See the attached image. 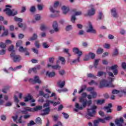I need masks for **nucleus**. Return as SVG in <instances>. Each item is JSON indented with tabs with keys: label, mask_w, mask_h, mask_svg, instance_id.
<instances>
[{
	"label": "nucleus",
	"mask_w": 126,
	"mask_h": 126,
	"mask_svg": "<svg viewBox=\"0 0 126 126\" xmlns=\"http://www.w3.org/2000/svg\"><path fill=\"white\" fill-rule=\"evenodd\" d=\"M115 80V78L109 77L107 80L103 79L100 82L101 87H115L113 84V81Z\"/></svg>",
	"instance_id": "nucleus-1"
},
{
	"label": "nucleus",
	"mask_w": 126,
	"mask_h": 126,
	"mask_svg": "<svg viewBox=\"0 0 126 126\" xmlns=\"http://www.w3.org/2000/svg\"><path fill=\"white\" fill-rule=\"evenodd\" d=\"M119 68V66L117 64H114L111 66H107L106 67V71L109 75V76H111V77H114V75H117L119 73V70L118 68ZM109 70H112L113 72L109 71Z\"/></svg>",
	"instance_id": "nucleus-2"
},
{
	"label": "nucleus",
	"mask_w": 126,
	"mask_h": 126,
	"mask_svg": "<svg viewBox=\"0 0 126 126\" xmlns=\"http://www.w3.org/2000/svg\"><path fill=\"white\" fill-rule=\"evenodd\" d=\"M96 109H97V106L95 105L92 106L91 108L87 109V115L89 117H94L96 115Z\"/></svg>",
	"instance_id": "nucleus-3"
},
{
	"label": "nucleus",
	"mask_w": 126,
	"mask_h": 126,
	"mask_svg": "<svg viewBox=\"0 0 126 126\" xmlns=\"http://www.w3.org/2000/svg\"><path fill=\"white\" fill-rule=\"evenodd\" d=\"M10 57L13 60L14 63H19L21 61V56L19 55H16L15 53H11Z\"/></svg>",
	"instance_id": "nucleus-4"
},
{
	"label": "nucleus",
	"mask_w": 126,
	"mask_h": 126,
	"mask_svg": "<svg viewBox=\"0 0 126 126\" xmlns=\"http://www.w3.org/2000/svg\"><path fill=\"white\" fill-rule=\"evenodd\" d=\"M79 102L82 103V106L83 108H85L87 105H88V106H90L92 104V100H90L89 101H87V100L84 99L83 97L79 98Z\"/></svg>",
	"instance_id": "nucleus-5"
},
{
	"label": "nucleus",
	"mask_w": 126,
	"mask_h": 126,
	"mask_svg": "<svg viewBox=\"0 0 126 126\" xmlns=\"http://www.w3.org/2000/svg\"><path fill=\"white\" fill-rule=\"evenodd\" d=\"M4 11L6 13V14L9 16H14V15H16V14H17V11H15L14 9L11 10L8 8L5 9Z\"/></svg>",
	"instance_id": "nucleus-6"
},
{
	"label": "nucleus",
	"mask_w": 126,
	"mask_h": 126,
	"mask_svg": "<svg viewBox=\"0 0 126 126\" xmlns=\"http://www.w3.org/2000/svg\"><path fill=\"white\" fill-rule=\"evenodd\" d=\"M88 33H92L93 34H96L97 32L93 28V26L91 23H89L88 30H87Z\"/></svg>",
	"instance_id": "nucleus-7"
},
{
	"label": "nucleus",
	"mask_w": 126,
	"mask_h": 126,
	"mask_svg": "<svg viewBox=\"0 0 126 126\" xmlns=\"http://www.w3.org/2000/svg\"><path fill=\"white\" fill-rule=\"evenodd\" d=\"M30 82H31L32 84H35V83H41V80L39 79V77L37 76L34 77V79H30L29 80Z\"/></svg>",
	"instance_id": "nucleus-8"
},
{
	"label": "nucleus",
	"mask_w": 126,
	"mask_h": 126,
	"mask_svg": "<svg viewBox=\"0 0 126 126\" xmlns=\"http://www.w3.org/2000/svg\"><path fill=\"white\" fill-rule=\"evenodd\" d=\"M91 9H90L88 11V13L86 14V16L89 15V16H92L95 14V9L93 7V5H90Z\"/></svg>",
	"instance_id": "nucleus-9"
},
{
	"label": "nucleus",
	"mask_w": 126,
	"mask_h": 126,
	"mask_svg": "<svg viewBox=\"0 0 126 126\" xmlns=\"http://www.w3.org/2000/svg\"><path fill=\"white\" fill-rule=\"evenodd\" d=\"M72 51L75 55H78V57H81L82 56V51L79 50L78 48L74 47Z\"/></svg>",
	"instance_id": "nucleus-10"
},
{
	"label": "nucleus",
	"mask_w": 126,
	"mask_h": 126,
	"mask_svg": "<svg viewBox=\"0 0 126 126\" xmlns=\"http://www.w3.org/2000/svg\"><path fill=\"white\" fill-rule=\"evenodd\" d=\"M61 9L63 11V14L64 15L67 14L70 10L69 7L65 5H63L61 8Z\"/></svg>",
	"instance_id": "nucleus-11"
},
{
	"label": "nucleus",
	"mask_w": 126,
	"mask_h": 126,
	"mask_svg": "<svg viewBox=\"0 0 126 126\" xmlns=\"http://www.w3.org/2000/svg\"><path fill=\"white\" fill-rule=\"evenodd\" d=\"M15 21H17L18 22H19L18 24V26H19V27H20V28H22L23 27V24H22V23H20V22H22V21H23V19H22V18H17V17H14V18Z\"/></svg>",
	"instance_id": "nucleus-12"
},
{
	"label": "nucleus",
	"mask_w": 126,
	"mask_h": 126,
	"mask_svg": "<svg viewBox=\"0 0 126 126\" xmlns=\"http://www.w3.org/2000/svg\"><path fill=\"white\" fill-rule=\"evenodd\" d=\"M52 27L56 33L60 31V28H59V26L57 22L55 21L53 22Z\"/></svg>",
	"instance_id": "nucleus-13"
},
{
	"label": "nucleus",
	"mask_w": 126,
	"mask_h": 126,
	"mask_svg": "<svg viewBox=\"0 0 126 126\" xmlns=\"http://www.w3.org/2000/svg\"><path fill=\"white\" fill-rule=\"evenodd\" d=\"M111 15H112L115 18H118L119 17V14L117 12V9L116 8H112L111 10Z\"/></svg>",
	"instance_id": "nucleus-14"
},
{
	"label": "nucleus",
	"mask_w": 126,
	"mask_h": 126,
	"mask_svg": "<svg viewBox=\"0 0 126 126\" xmlns=\"http://www.w3.org/2000/svg\"><path fill=\"white\" fill-rule=\"evenodd\" d=\"M51 111V109H50V107H47L45 108V109H43L42 110V112H43V113H41V116H45L46 115H49L50 114V111Z\"/></svg>",
	"instance_id": "nucleus-15"
},
{
	"label": "nucleus",
	"mask_w": 126,
	"mask_h": 126,
	"mask_svg": "<svg viewBox=\"0 0 126 126\" xmlns=\"http://www.w3.org/2000/svg\"><path fill=\"white\" fill-rule=\"evenodd\" d=\"M89 58H91V59H94L95 54L92 53H90L88 55L86 56V58L84 59V61H88L89 60Z\"/></svg>",
	"instance_id": "nucleus-16"
},
{
	"label": "nucleus",
	"mask_w": 126,
	"mask_h": 126,
	"mask_svg": "<svg viewBox=\"0 0 126 126\" xmlns=\"http://www.w3.org/2000/svg\"><path fill=\"white\" fill-rule=\"evenodd\" d=\"M75 109H74L75 112H78V110H83V105H79V104L76 103L75 104Z\"/></svg>",
	"instance_id": "nucleus-17"
},
{
	"label": "nucleus",
	"mask_w": 126,
	"mask_h": 126,
	"mask_svg": "<svg viewBox=\"0 0 126 126\" xmlns=\"http://www.w3.org/2000/svg\"><path fill=\"white\" fill-rule=\"evenodd\" d=\"M112 103H109L107 106L104 107V109L106 111L107 113H112Z\"/></svg>",
	"instance_id": "nucleus-18"
},
{
	"label": "nucleus",
	"mask_w": 126,
	"mask_h": 126,
	"mask_svg": "<svg viewBox=\"0 0 126 126\" xmlns=\"http://www.w3.org/2000/svg\"><path fill=\"white\" fill-rule=\"evenodd\" d=\"M72 12H74L75 16H78V15H81L82 12L81 11H77L76 9H73L71 10Z\"/></svg>",
	"instance_id": "nucleus-19"
},
{
	"label": "nucleus",
	"mask_w": 126,
	"mask_h": 126,
	"mask_svg": "<svg viewBox=\"0 0 126 126\" xmlns=\"http://www.w3.org/2000/svg\"><path fill=\"white\" fill-rule=\"evenodd\" d=\"M47 67H52L53 69H60L61 68V66L59 65H52L50 64H47Z\"/></svg>",
	"instance_id": "nucleus-20"
},
{
	"label": "nucleus",
	"mask_w": 126,
	"mask_h": 126,
	"mask_svg": "<svg viewBox=\"0 0 126 126\" xmlns=\"http://www.w3.org/2000/svg\"><path fill=\"white\" fill-rule=\"evenodd\" d=\"M46 75L48 77H54L56 76V73L55 72L47 71Z\"/></svg>",
	"instance_id": "nucleus-21"
},
{
	"label": "nucleus",
	"mask_w": 126,
	"mask_h": 126,
	"mask_svg": "<svg viewBox=\"0 0 126 126\" xmlns=\"http://www.w3.org/2000/svg\"><path fill=\"white\" fill-rule=\"evenodd\" d=\"M58 85L59 86V87H60V88H63V87L65 85V81H62V80H59L58 82Z\"/></svg>",
	"instance_id": "nucleus-22"
},
{
	"label": "nucleus",
	"mask_w": 126,
	"mask_h": 126,
	"mask_svg": "<svg viewBox=\"0 0 126 126\" xmlns=\"http://www.w3.org/2000/svg\"><path fill=\"white\" fill-rule=\"evenodd\" d=\"M31 111H32L31 108L29 107H26V108H25L23 111H21V113H22L23 114H27L28 112H31Z\"/></svg>",
	"instance_id": "nucleus-23"
},
{
	"label": "nucleus",
	"mask_w": 126,
	"mask_h": 126,
	"mask_svg": "<svg viewBox=\"0 0 126 126\" xmlns=\"http://www.w3.org/2000/svg\"><path fill=\"white\" fill-rule=\"evenodd\" d=\"M8 51L9 52H11V54H14L15 53V51L14 50V47L13 45H11L8 48Z\"/></svg>",
	"instance_id": "nucleus-24"
},
{
	"label": "nucleus",
	"mask_w": 126,
	"mask_h": 126,
	"mask_svg": "<svg viewBox=\"0 0 126 126\" xmlns=\"http://www.w3.org/2000/svg\"><path fill=\"white\" fill-rule=\"evenodd\" d=\"M19 52L21 53H25L27 52V49L26 48H24L23 46H20L19 48Z\"/></svg>",
	"instance_id": "nucleus-25"
},
{
	"label": "nucleus",
	"mask_w": 126,
	"mask_h": 126,
	"mask_svg": "<svg viewBox=\"0 0 126 126\" xmlns=\"http://www.w3.org/2000/svg\"><path fill=\"white\" fill-rule=\"evenodd\" d=\"M80 59V57L78 56L77 59L73 60L70 62V64H73V63H79Z\"/></svg>",
	"instance_id": "nucleus-26"
},
{
	"label": "nucleus",
	"mask_w": 126,
	"mask_h": 126,
	"mask_svg": "<svg viewBox=\"0 0 126 126\" xmlns=\"http://www.w3.org/2000/svg\"><path fill=\"white\" fill-rule=\"evenodd\" d=\"M37 38H38V35H37V34L34 33L32 36L31 37L29 40V41H34L36 40Z\"/></svg>",
	"instance_id": "nucleus-27"
},
{
	"label": "nucleus",
	"mask_w": 126,
	"mask_h": 126,
	"mask_svg": "<svg viewBox=\"0 0 126 126\" xmlns=\"http://www.w3.org/2000/svg\"><path fill=\"white\" fill-rule=\"evenodd\" d=\"M94 101L96 102V104H97V105H102V104H104V103H105V99H99L97 100H95Z\"/></svg>",
	"instance_id": "nucleus-28"
},
{
	"label": "nucleus",
	"mask_w": 126,
	"mask_h": 126,
	"mask_svg": "<svg viewBox=\"0 0 126 126\" xmlns=\"http://www.w3.org/2000/svg\"><path fill=\"white\" fill-rule=\"evenodd\" d=\"M32 99V96L31 94H29L27 97H25V102H28V101Z\"/></svg>",
	"instance_id": "nucleus-29"
},
{
	"label": "nucleus",
	"mask_w": 126,
	"mask_h": 126,
	"mask_svg": "<svg viewBox=\"0 0 126 126\" xmlns=\"http://www.w3.org/2000/svg\"><path fill=\"white\" fill-rule=\"evenodd\" d=\"M14 98L15 102H16V103H16L17 107L18 108H20V106H19V105H18V104H17V103H19V100L18 99L17 96L14 95Z\"/></svg>",
	"instance_id": "nucleus-30"
},
{
	"label": "nucleus",
	"mask_w": 126,
	"mask_h": 126,
	"mask_svg": "<svg viewBox=\"0 0 126 126\" xmlns=\"http://www.w3.org/2000/svg\"><path fill=\"white\" fill-rule=\"evenodd\" d=\"M35 123L38 125H42V120L40 117H38L35 120Z\"/></svg>",
	"instance_id": "nucleus-31"
},
{
	"label": "nucleus",
	"mask_w": 126,
	"mask_h": 126,
	"mask_svg": "<svg viewBox=\"0 0 126 126\" xmlns=\"http://www.w3.org/2000/svg\"><path fill=\"white\" fill-rule=\"evenodd\" d=\"M42 108H43V106H42L41 105H38V106H37L35 107H34L33 110L35 112H37V111H40V110H42Z\"/></svg>",
	"instance_id": "nucleus-32"
},
{
	"label": "nucleus",
	"mask_w": 126,
	"mask_h": 126,
	"mask_svg": "<svg viewBox=\"0 0 126 126\" xmlns=\"http://www.w3.org/2000/svg\"><path fill=\"white\" fill-rule=\"evenodd\" d=\"M48 29V27L45 25H42L40 27V30L41 31H45Z\"/></svg>",
	"instance_id": "nucleus-33"
},
{
	"label": "nucleus",
	"mask_w": 126,
	"mask_h": 126,
	"mask_svg": "<svg viewBox=\"0 0 126 126\" xmlns=\"http://www.w3.org/2000/svg\"><path fill=\"white\" fill-rule=\"evenodd\" d=\"M49 9L51 12L53 13H55V12H57V13H60L59 11H56L54 9V7L50 6L49 7Z\"/></svg>",
	"instance_id": "nucleus-34"
},
{
	"label": "nucleus",
	"mask_w": 126,
	"mask_h": 126,
	"mask_svg": "<svg viewBox=\"0 0 126 126\" xmlns=\"http://www.w3.org/2000/svg\"><path fill=\"white\" fill-rule=\"evenodd\" d=\"M58 59L59 60V61H61V62H62V64H64V63H65L64 62H65V60L64 59V58L63 57H59Z\"/></svg>",
	"instance_id": "nucleus-35"
},
{
	"label": "nucleus",
	"mask_w": 126,
	"mask_h": 126,
	"mask_svg": "<svg viewBox=\"0 0 126 126\" xmlns=\"http://www.w3.org/2000/svg\"><path fill=\"white\" fill-rule=\"evenodd\" d=\"M119 55V49L115 48L114 49V51L113 54V57H116V56H118Z\"/></svg>",
	"instance_id": "nucleus-36"
},
{
	"label": "nucleus",
	"mask_w": 126,
	"mask_h": 126,
	"mask_svg": "<svg viewBox=\"0 0 126 126\" xmlns=\"http://www.w3.org/2000/svg\"><path fill=\"white\" fill-rule=\"evenodd\" d=\"M103 75H106V72L103 71H98L97 73V76L101 77Z\"/></svg>",
	"instance_id": "nucleus-37"
},
{
	"label": "nucleus",
	"mask_w": 126,
	"mask_h": 126,
	"mask_svg": "<svg viewBox=\"0 0 126 126\" xmlns=\"http://www.w3.org/2000/svg\"><path fill=\"white\" fill-rule=\"evenodd\" d=\"M8 89H9L8 87H5L2 89V92H3V93H5V94H6V93H7V91H8Z\"/></svg>",
	"instance_id": "nucleus-38"
},
{
	"label": "nucleus",
	"mask_w": 126,
	"mask_h": 126,
	"mask_svg": "<svg viewBox=\"0 0 126 126\" xmlns=\"http://www.w3.org/2000/svg\"><path fill=\"white\" fill-rule=\"evenodd\" d=\"M0 48H1V49H5V48H6V44L2 42H0Z\"/></svg>",
	"instance_id": "nucleus-39"
},
{
	"label": "nucleus",
	"mask_w": 126,
	"mask_h": 126,
	"mask_svg": "<svg viewBox=\"0 0 126 126\" xmlns=\"http://www.w3.org/2000/svg\"><path fill=\"white\" fill-rule=\"evenodd\" d=\"M34 18L36 21H39V20H40L41 19V15L39 14H36L34 16Z\"/></svg>",
	"instance_id": "nucleus-40"
},
{
	"label": "nucleus",
	"mask_w": 126,
	"mask_h": 126,
	"mask_svg": "<svg viewBox=\"0 0 126 126\" xmlns=\"http://www.w3.org/2000/svg\"><path fill=\"white\" fill-rule=\"evenodd\" d=\"M105 120L106 119H102L101 118H99L98 119L95 120L96 121H98V123L99 124L100 123V122L101 123H102V124H104V123H106V121H105Z\"/></svg>",
	"instance_id": "nucleus-41"
},
{
	"label": "nucleus",
	"mask_w": 126,
	"mask_h": 126,
	"mask_svg": "<svg viewBox=\"0 0 126 126\" xmlns=\"http://www.w3.org/2000/svg\"><path fill=\"white\" fill-rule=\"evenodd\" d=\"M34 45L36 48H37V49H39V48H40V43H39V40L35 41L34 43Z\"/></svg>",
	"instance_id": "nucleus-42"
},
{
	"label": "nucleus",
	"mask_w": 126,
	"mask_h": 126,
	"mask_svg": "<svg viewBox=\"0 0 126 126\" xmlns=\"http://www.w3.org/2000/svg\"><path fill=\"white\" fill-rule=\"evenodd\" d=\"M99 59H97L95 60V62L94 63V66L95 68H97V66H98V64H99Z\"/></svg>",
	"instance_id": "nucleus-43"
},
{
	"label": "nucleus",
	"mask_w": 126,
	"mask_h": 126,
	"mask_svg": "<svg viewBox=\"0 0 126 126\" xmlns=\"http://www.w3.org/2000/svg\"><path fill=\"white\" fill-rule=\"evenodd\" d=\"M21 45H22V41L19 40L17 42L16 44V47H21Z\"/></svg>",
	"instance_id": "nucleus-44"
},
{
	"label": "nucleus",
	"mask_w": 126,
	"mask_h": 126,
	"mask_svg": "<svg viewBox=\"0 0 126 126\" xmlns=\"http://www.w3.org/2000/svg\"><path fill=\"white\" fill-rule=\"evenodd\" d=\"M91 94L92 95L93 98H94L97 97V93L95 92V91H94V92H91Z\"/></svg>",
	"instance_id": "nucleus-45"
},
{
	"label": "nucleus",
	"mask_w": 126,
	"mask_h": 126,
	"mask_svg": "<svg viewBox=\"0 0 126 126\" xmlns=\"http://www.w3.org/2000/svg\"><path fill=\"white\" fill-rule=\"evenodd\" d=\"M85 89H86V86H83L81 88V89L79 92V94H80V93H82Z\"/></svg>",
	"instance_id": "nucleus-46"
},
{
	"label": "nucleus",
	"mask_w": 126,
	"mask_h": 126,
	"mask_svg": "<svg viewBox=\"0 0 126 126\" xmlns=\"http://www.w3.org/2000/svg\"><path fill=\"white\" fill-rule=\"evenodd\" d=\"M89 85H93V84H94L95 85H97L98 83L94 80H92L89 83Z\"/></svg>",
	"instance_id": "nucleus-47"
},
{
	"label": "nucleus",
	"mask_w": 126,
	"mask_h": 126,
	"mask_svg": "<svg viewBox=\"0 0 126 126\" xmlns=\"http://www.w3.org/2000/svg\"><path fill=\"white\" fill-rule=\"evenodd\" d=\"M87 76L88 77H90V78H97V77H96V76L93 75V74L92 73H89L87 74Z\"/></svg>",
	"instance_id": "nucleus-48"
},
{
	"label": "nucleus",
	"mask_w": 126,
	"mask_h": 126,
	"mask_svg": "<svg viewBox=\"0 0 126 126\" xmlns=\"http://www.w3.org/2000/svg\"><path fill=\"white\" fill-rule=\"evenodd\" d=\"M42 45L44 49H48V48L49 47V45H48V43L47 42H43L42 43Z\"/></svg>",
	"instance_id": "nucleus-49"
},
{
	"label": "nucleus",
	"mask_w": 126,
	"mask_h": 126,
	"mask_svg": "<svg viewBox=\"0 0 126 126\" xmlns=\"http://www.w3.org/2000/svg\"><path fill=\"white\" fill-rule=\"evenodd\" d=\"M6 52V50L4 49H2L0 50V55H5Z\"/></svg>",
	"instance_id": "nucleus-50"
},
{
	"label": "nucleus",
	"mask_w": 126,
	"mask_h": 126,
	"mask_svg": "<svg viewBox=\"0 0 126 126\" xmlns=\"http://www.w3.org/2000/svg\"><path fill=\"white\" fill-rule=\"evenodd\" d=\"M76 20V18L75 17V15H72L71 18V21L73 23H74L75 22V20Z\"/></svg>",
	"instance_id": "nucleus-51"
},
{
	"label": "nucleus",
	"mask_w": 126,
	"mask_h": 126,
	"mask_svg": "<svg viewBox=\"0 0 126 126\" xmlns=\"http://www.w3.org/2000/svg\"><path fill=\"white\" fill-rule=\"evenodd\" d=\"M71 29H72V26L69 25L66 27L65 30H66V31H69L71 30Z\"/></svg>",
	"instance_id": "nucleus-52"
},
{
	"label": "nucleus",
	"mask_w": 126,
	"mask_h": 126,
	"mask_svg": "<svg viewBox=\"0 0 126 126\" xmlns=\"http://www.w3.org/2000/svg\"><path fill=\"white\" fill-rule=\"evenodd\" d=\"M32 50L33 52V53H34V54H36V55H38V54H39V51L36 48H33L32 49Z\"/></svg>",
	"instance_id": "nucleus-53"
},
{
	"label": "nucleus",
	"mask_w": 126,
	"mask_h": 126,
	"mask_svg": "<svg viewBox=\"0 0 126 126\" xmlns=\"http://www.w3.org/2000/svg\"><path fill=\"white\" fill-rule=\"evenodd\" d=\"M62 114H63L64 119H68V118L69 117V115H68V114L66 113L63 112Z\"/></svg>",
	"instance_id": "nucleus-54"
},
{
	"label": "nucleus",
	"mask_w": 126,
	"mask_h": 126,
	"mask_svg": "<svg viewBox=\"0 0 126 126\" xmlns=\"http://www.w3.org/2000/svg\"><path fill=\"white\" fill-rule=\"evenodd\" d=\"M103 53V49L99 48L97 51V54L100 55Z\"/></svg>",
	"instance_id": "nucleus-55"
},
{
	"label": "nucleus",
	"mask_w": 126,
	"mask_h": 126,
	"mask_svg": "<svg viewBox=\"0 0 126 126\" xmlns=\"http://www.w3.org/2000/svg\"><path fill=\"white\" fill-rule=\"evenodd\" d=\"M0 119L1 121H6V117L4 115H2L0 116Z\"/></svg>",
	"instance_id": "nucleus-56"
},
{
	"label": "nucleus",
	"mask_w": 126,
	"mask_h": 126,
	"mask_svg": "<svg viewBox=\"0 0 126 126\" xmlns=\"http://www.w3.org/2000/svg\"><path fill=\"white\" fill-rule=\"evenodd\" d=\"M87 91L89 92H93L94 91V88L90 87L87 89Z\"/></svg>",
	"instance_id": "nucleus-57"
},
{
	"label": "nucleus",
	"mask_w": 126,
	"mask_h": 126,
	"mask_svg": "<svg viewBox=\"0 0 126 126\" xmlns=\"http://www.w3.org/2000/svg\"><path fill=\"white\" fill-rule=\"evenodd\" d=\"M121 66L123 69H126V62H123L122 63Z\"/></svg>",
	"instance_id": "nucleus-58"
},
{
	"label": "nucleus",
	"mask_w": 126,
	"mask_h": 126,
	"mask_svg": "<svg viewBox=\"0 0 126 126\" xmlns=\"http://www.w3.org/2000/svg\"><path fill=\"white\" fill-rule=\"evenodd\" d=\"M103 17V13H102V12H100L98 14V19H102Z\"/></svg>",
	"instance_id": "nucleus-59"
},
{
	"label": "nucleus",
	"mask_w": 126,
	"mask_h": 126,
	"mask_svg": "<svg viewBox=\"0 0 126 126\" xmlns=\"http://www.w3.org/2000/svg\"><path fill=\"white\" fill-rule=\"evenodd\" d=\"M112 94H119L120 91L117 90H113L112 92Z\"/></svg>",
	"instance_id": "nucleus-60"
},
{
	"label": "nucleus",
	"mask_w": 126,
	"mask_h": 126,
	"mask_svg": "<svg viewBox=\"0 0 126 126\" xmlns=\"http://www.w3.org/2000/svg\"><path fill=\"white\" fill-rule=\"evenodd\" d=\"M36 10V8H35V6H32L31 7L30 11L31 12H34Z\"/></svg>",
	"instance_id": "nucleus-61"
},
{
	"label": "nucleus",
	"mask_w": 126,
	"mask_h": 126,
	"mask_svg": "<svg viewBox=\"0 0 126 126\" xmlns=\"http://www.w3.org/2000/svg\"><path fill=\"white\" fill-rule=\"evenodd\" d=\"M37 8L38 10H43V5H41V4L37 5Z\"/></svg>",
	"instance_id": "nucleus-62"
},
{
	"label": "nucleus",
	"mask_w": 126,
	"mask_h": 126,
	"mask_svg": "<svg viewBox=\"0 0 126 126\" xmlns=\"http://www.w3.org/2000/svg\"><path fill=\"white\" fill-rule=\"evenodd\" d=\"M8 34V31L6 30L2 34L1 37H3V36H7Z\"/></svg>",
	"instance_id": "nucleus-63"
},
{
	"label": "nucleus",
	"mask_w": 126,
	"mask_h": 126,
	"mask_svg": "<svg viewBox=\"0 0 126 126\" xmlns=\"http://www.w3.org/2000/svg\"><path fill=\"white\" fill-rule=\"evenodd\" d=\"M94 126H99V123H98V121H96V120L94 121Z\"/></svg>",
	"instance_id": "nucleus-64"
}]
</instances>
